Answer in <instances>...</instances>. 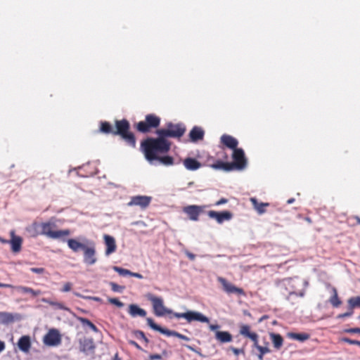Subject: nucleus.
I'll return each instance as SVG.
<instances>
[{"label":"nucleus","instance_id":"nucleus-1","mask_svg":"<svg viewBox=\"0 0 360 360\" xmlns=\"http://www.w3.org/2000/svg\"><path fill=\"white\" fill-rule=\"evenodd\" d=\"M146 159L150 163L158 160L164 165H172L174 159L170 156L159 157V153H165L170 148V143L163 138L148 139L141 143Z\"/></svg>","mask_w":360,"mask_h":360},{"label":"nucleus","instance_id":"nucleus-2","mask_svg":"<svg viewBox=\"0 0 360 360\" xmlns=\"http://www.w3.org/2000/svg\"><path fill=\"white\" fill-rule=\"evenodd\" d=\"M148 299L151 302L154 313L157 316H163L165 314H173L174 317L177 319L184 318L188 323L194 321L202 323L209 322V319L198 311H188L185 313L173 312L172 309L167 308L164 305V301L162 297H156L150 294L148 295Z\"/></svg>","mask_w":360,"mask_h":360},{"label":"nucleus","instance_id":"nucleus-3","mask_svg":"<svg viewBox=\"0 0 360 360\" xmlns=\"http://www.w3.org/2000/svg\"><path fill=\"white\" fill-rule=\"evenodd\" d=\"M55 227L56 223L53 219L46 222L40 223L41 235H44L52 239H58L64 236H68L71 233L69 229L53 231V229Z\"/></svg>","mask_w":360,"mask_h":360},{"label":"nucleus","instance_id":"nucleus-4","mask_svg":"<svg viewBox=\"0 0 360 360\" xmlns=\"http://www.w3.org/2000/svg\"><path fill=\"white\" fill-rule=\"evenodd\" d=\"M129 124L126 120L116 121L117 131L115 134H120L132 147H135L136 140L134 135L128 131Z\"/></svg>","mask_w":360,"mask_h":360},{"label":"nucleus","instance_id":"nucleus-5","mask_svg":"<svg viewBox=\"0 0 360 360\" xmlns=\"http://www.w3.org/2000/svg\"><path fill=\"white\" fill-rule=\"evenodd\" d=\"M185 127L181 124H173L169 123L167 124V129H161L157 131L158 138H163L167 136L169 137H181L185 132Z\"/></svg>","mask_w":360,"mask_h":360},{"label":"nucleus","instance_id":"nucleus-6","mask_svg":"<svg viewBox=\"0 0 360 360\" xmlns=\"http://www.w3.org/2000/svg\"><path fill=\"white\" fill-rule=\"evenodd\" d=\"M88 246L84 249L83 262L88 266H91L97 262L95 243L89 240H84Z\"/></svg>","mask_w":360,"mask_h":360},{"label":"nucleus","instance_id":"nucleus-7","mask_svg":"<svg viewBox=\"0 0 360 360\" xmlns=\"http://www.w3.org/2000/svg\"><path fill=\"white\" fill-rule=\"evenodd\" d=\"M232 156L234 160L233 163H230L231 165L232 169L242 170L246 167L247 160L243 149L236 148L233 150Z\"/></svg>","mask_w":360,"mask_h":360},{"label":"nucleus","instance_id":"nucleus-8","mask_svg":"<svg viewBox=\"0 0 360 360\" xmlns=\"http://www.w3.org/2000/svg\"><path fill=\"white\" fill-rule=\"evenodd\" d=\"M152 198L148 195H135L130 198L127 206H138L142 210L146 209L151 202Z\"/></svg>","mask_w":360,"mask_h":360},{"label":"nucleus","instance_id":"nucleus-9","mask_svg":"<svg viewBox=\"0 0 360 360\" xmlns=\"http://www.w3.org/2000/svg\"><path fill=\"white\" fill-rule=\"evenodd\" d=\"M10 240H5L0 237V242L2 243H9L11 246V250L13 252H19L21 250L22 238L20 236H16L14 231L10 232Z\"/></svg>","mask_w":360,"mask_h":360},{"label":"nucleus","instance_id":"nucleus-10","mask_svg":"<svg viewBox=\"0 0 360 360\" xmlns=\"http://www.w3.org/2000/svg\"><path fill=\"white\" fill-rule=\"evenodd\" d=\"M217 281L222 285L223 290L228 294H238L244 295V291L242 288H239L231 283L229 282L226 279L223 277L219 276Z\"/></svg>","mask_w":360,"mask_h":360},{"label":"nucleus","instance_id":"nucleus-11","mask_svg":"<svg viewBox=\"0 0 360 360\" xmlns=\"http://www.w3.org/2000/svg\"><path fill=\"white\" fill-rule=\"evenodd\" d=\"M61 339L58 331L56 329L50 330L44 337V343L48 346H56L60 343Z\"/></svg>","mask_w":360,"mask_h":360},{"label":"nucleus","instance_id":"nucleus-12","mask_svg":"<svg viewBox=\"0 0 360 360\" xmlns=\"http://www.w3.org/2000/svg\"><path fill=\"white\" fill-rule=\"evenodd\" d=\"M210 218L214 219L218 224H222L225 221H229L232 219L233 214L229 211L217 212L210 210L207 212Z\"/></svg>","mask_w":360,"mask_h":360},{"label":"nucleus","instance_id":"nucleus-13","mask_svg":"<svg viewBox=\"0 0 360 360\" xmlns=\"http://www.w3.org/2000/svg\"><path fill=\"white\" fill-rule=\"evenodd\" d=\"M205 206L188 205L184 207L183 211L192 221H198L200 214L203 211Z\"/></svg>","mask_w":360,"mask_h":360},{"label":"nucleus","instance_id":"nucleus-14","mask_svg":"<svg viewBox=\"0 0 360 360\" xmlns=\"http://www.w3.org/2000/svg\"><path fill=\"white\" fill-rule=\"evenodd\" d=\"M103 240H104V243L106 246L105 255L106 256H109L110 255L114 253L116 251L117 245H116L115 239L114 238V237H112L110 235L104 234Z\"/></svg>","mask_w":360,"mask_h":360},{"label":"nucleus","instance_id":"nucleus-15","mask_svg":"<svg viewBox=\"0 0 360 360\" xmlns=\"http://www.w3.org/2000/svg\"><path fill=\"white\" fill-rule=\"evenodd\" d=\"M18 347L20 351L24 353H28L31 347L30 338L28 335L22 336L18 342Z\"/></svg>","mask_w":360,"mask_h":360},{"label":"nucleus","instance_id":"nucleus-16","mask_svg":"<svg viewBox=\"0 0 360 360\" xmlns=\"http://www.w3.org/2000/svg\"><path fill=\"white\" fill-rule=\"evenodd\" d=\"M148 325L155 330L159 331L160 333L165 334L167 336H175L176 331L169 330L161 328L157 325L151 318H147L146 319Z\"/></svg>","mask_w":360,"mask_h":360},{"label":"nucleus","instance_id":"nucleus-17","mask_svg":"<svg viewBox=\"0 0 360 360\" xmlns=\"http://www.w3.org/2000/svg\"><path fill=\"white\" fill-rule=\"evenodd\" d=\"M128 313L131 317H145L146 311L145 309L140 308L137 304H131L129 306Z\"/></svg>","mask_w":360,"mask_h":360},{"label":"nucleus","instance_id":"nucleus-18","mask_svg":"<svg viewBox=\"0 0 360 360\" xmlns=\"http://www.w3.org/2000/svg\"><path fill=\"white\" fill-rule=\"evenodd\" d=\"M94 349V342L91 339L79 340V349L82 352L88 354L89 352Z\"/></svg>","mask_w":360,"mask_h":360},{"label":"nucleus","instance_id":"nucleus-19","mask_svg":"<svg viewBox=\"0 0 360 360\" xmlns=\"http://www.w3.org/2000/svg\"><path fill=\"white\" fill-rule=\"evenodd\" d=\"M221 142L228 148L235 150L237 148L238 141L231 136L224 134L221 137Z\"/></svg>","mask_w":360,"mask_h":360},{"label":"nucleus","instance_id":"nucleus-20","mask_svg":"<svg viewBox=\"0 0 360 360\" xmlns=\"http://www.w3.org/2000/svg\"><path fill=\"white\" fill-rule=\"evenodd\" d=\"M67 243L68 248L75 252H78L79 250H82L84 251V249L88 246L87 244L80 243L77 240L73 238L68 239Z\"/></svg>","mask_w":360,"mask_h":360},{"label":"nucleus","instance_id":"nucleus-21","mask_svg":"<svg viewBox=\"0 0 360 360\" xmlns=\"http://www.w3.org/2000/svg\"><path fill=\"white\" fill-rule=\"evenodd\" d=\"M215 338L221 343H226L232 341V335L227 331H216Z\"/></svg>","mask_w":360,"mask_h":360},{"label":"nucleus","instance_id":"nucleus-22","mask_svg":"<svg viewBox=\"0 0 360 360\" xmlns=\"http://www.w3.org/2000/svg\"><path fill=\"white\" fill-rule=\"evenodd\" d=\"M11 288L16 289L18 292L21 293H27L31 295L32 297H37L39 295H41V292L39 290H35L31 288L22 286V285H18V286H13L11 287Z\"/></svg>","mask_w":360,"mask_h":360},{"label":"nucleus","instance_id":"nucleus-23","mask_svg":"<svg viewBox=\"0 0 360 360\" xmlns=\"http://www.w3.org/2000/svg\"><path fill=\"white\" fill-rule=\"evenodd\" d=\"M184 165L188 170H197L201 166V164L194 158H188L184 161Z\"/></svg>","mask_w":360,"mask_h":360},{"label":"nucleus","instance_id":"nucleus-24","mask_svg":"<svg viewBox=\"0 0 360 360\" xmlns=\"http://www.w3.org/2000/svg\"><path fill=\"white\" fill-rule=\"evenodd\" d=\"M190 138L193 141H197L203 138L204 131L203 130L198 127H194L193 129L190 131Z\"/></svg>","mask_w":360,"mask_h":360},{"label":"nucleus","instance_id":"nucleus-25","mask_svg":"<svg viewBox=\"0 0 360 360\" xmlns=\"http://www.w3.org/2000/svg\"><path fill=\"white\" fill-rule=\"evenodd\" d=\"M285 282H287L289 285H290V288L292 289V291H290V294H296L294 290L297 288V287L300 285H307V281H302L299 280L298 278H289L285 281Z\"/></svg>","mask_w":360,"mask_h":360},{"label":"nucleus","instance_id":"nucleus-26","mask_svg":"<svg viewBox=\"0 0 360 360\" xmlns=\"http://www.w3.org/2000/svg\"><path fill=\"white\" fill-rule=\"evenodd\" d=\"M26 231L32 237H36L38 235H41L40 223H32L26 228Z\"/></svg>","mask_w":360,"mask_h":360},{"label":"nucleus","instance_id":"nucleus-27","mask_svg":"<svg viewBox=\"0 0 360 360\" xmlns=\"http://www.w3.org/2000/svg\"><path fill=\"white\" fill-rule=\"evenodd\" d=\"M269 336L272 341L274 347L276 349H279L282 347L283 343V339L282 336L279 334H276V333H269Z\"/></svg>","mask_w":360,"mask_h":360},{"label":"nucleus","instance_id":"nucleus-28","mask_svg":"<svg viewBox=\"0 0 360 360\" xmlns=\"http://www.w3.org/2000/svg\"><path fill=\"white\" fill-rule=\"evenodd\" d=\"M240 334L250 339H255L257 333L250 332V327L248 325H242L240 327Z\"/></svg>","mask_w":360,"mask_h":360},{"label":"nucleus","instance_id":"nucleus-29","mask_svg":"<svg viewBox=\"0 0 360 360\" xmlns=\"http://www.w3.org/2000/svg\"><path fill=\"white\" fill-rule=\"evenodd\" d=\"M250 201H251L252 205L254 206V208L257 210V212L259 214L264 213L266 211L265 207L269 205L268 203H264V202L259 203L257 202V199L255 198H251Z\"/></svg>","mask_w":360,"mask_h":360},{"label":"nucleus","instance_id":"nucleus-30","mask_svg":"<svg viewBox=\"0 0 360 360\" xmlns=\"http://www.w3.org/2000/svg\"><path fill=\"white\" fill-rule=\"evenodd\" d=\"M13 321L14 318L12 314L6 311L0 312V324H8Z\"/></svg>","mask_w":360,"mask_h":360},{"label":"nucleus","instance_id":"nucleus-31","mask_svg":"<svg viewBox=\"0 0 360 360\" xmlns=\"http://www.w3.org/2000/svg\"><path fill=\"white\" fill-rule=\"evenodd\" d=\"M211 167L214 169H222L224 171H231L233 169L230 163H226L221 161H219L214 164H212Z\"/></svg>","mask_w":360,"mask_h":360},{"label":"nucleus","instance_id":"nucleus-32","mask_svg":"<svg viewBox=\"0 0 360 360\" xmlns=\"http://www.w3.org/2000/svg\"><path fill=\"white\" fill-rule=\"evenodd\" d=\"M287 335L288 338L300 342H304L309 338V335L307 333H288Z\"/></svg>","mask_w":360,"mask_h":360},{"label":"nucleus","instance_id":"nucleus-33","mask_svg":"<svg viewBox=\"0 0 360 360\" xmlns=\"http://www.w3.org/2000/svg\"><path fill=\"white\" fill-rule=\"evenodd\" d=\"M146 121L149 127H157L160 124L159 117L153 115H148L146 117Z\"/></svg>","mask_w":360,"mask_h":360},{"label":"nucleus","instance_id":"nucleus-34","mask_svg":"<svg viewBox=\"0 0 360 360\" xmlns=\"http://www.w3.org/2000/svg\"><path fill=\"white\" fill-rule=\"evenodd\" d=\"M77 320L82 324L83 326H87L94 332L98 331V328H96V326L87 319L83 317H78Z\"/></svg>","mask_w":360,"mask_h":360},{"label":"nucleus","instance_id":"nucleus-35","mask_svg":"<svg viewBox=\"0 0 360 360\" xmlns=\"http://www.w3.org/2000/svg\"><path fill=\"white\" fill-rule=\"evenodd\" d=\"M333 295L330 297V302L333 307H338L340 305L341 302L338 298V292L335 288H333Z\"/></svg>","mask_w":360,"mask_h":360},{"label":"nucleus","instance_id":"nucleus-36","mask_svg":"<svg viewBox=\"0 0 360 360\" xmlns=\"http://www.w3.org/2000/svg\"><path fill=\"white\" fill-rule=\"evenodd\" d=\"M348 304L351 309L360 307V296L351 297L348 300Z\"/></svg>","mask_w":360,"mask_h":360},{"label":"nucleus","instance_id":"nucleus-37","mask_svg":"<svg viewBox=\"0 0 360 360\" xmlns=\"http://www.w3.org/2000/svg\"><path fill=\"white\" fill-rule=\"evenodd\" d=\"M113 270L117 272L120 275L124 276H131V274H132V272L130 271L129 270L123 269L121 267H118V266H114Z\"/></svg>","mask_w":360,"mask_h":360},{"label":"nucleus","instance_id":"nucleus-38","mask_svg":"<svg viewBox=\"0 0 360 360\" xmlns=\"http://www.w3.org/2000/svg\"><path fill=\"white\" fill-rule=\"evenodd\" d=\"M149 126L146 122H139L137 124V129L139 131L147 132L149 130Z\"/></svg>","mask_w":360,"mask_h":360},{"label":"nucleus","instance_id":"nucleus-39","mask_svg":"<svg viewBox=\"0 0 360 360\" xmlns=\"http://www.w3.org/2000/svg\"><path fill=\"white\" fill-rule=\"evenodd\" d=\"M42 301L44 302H46V303H49L51 305H53V306H55L56 308L58 309H63V310H68V309L67 307H65L63 304L61 303H59V302H51V301H49L48 300L46 299H43Z\"/></svg>","mask_w":360,"mask_h":360},{"label":"nucleus","instance_id":"nucleus-40","mask_svg":"<svg viewBox=\"0 0 360 360\" xmlns=\"http://www.w3.org/2000/svg\"><path fill=\"white\" fill-rule=\"evenodd\" d=\"M101 131L104 133H110L112 132V127L108 122H102Z\"/></svg>","mask_w":360,"mask_h":360},{"label":"nucleus","instance_id":"nucleus-41","mask_svg":"<svg viewBox=\"0 0 360 360\" xmlns=\"http://www.w3.org/2000/svg\"><path fill=\"white\" fill-rule=\"evenodd\" d=\"M134 335H135V337L138 339H142L145 342H148V339L146 338V337L145 336V334L143 333V332L141 331V330H136L134 332Z\"/></svg>","mask_w":360,"mask_h":360},{"label":"nucleus","instance_id":"nucleus-42","mask_svg":"<svg viewBox=\"0 0 360 360\" xmlns=\"http://www.w3.org/2000/svg\"><path fill=\"white\" fill-rule=\"evenodd\" d=\"M108 302L112 304L116 305L118 307H122L124 304L118 300L117 298H109Z\"/></svg>","mask_w":360,"mask_h":360},{"label":"nucleus","instance_id":"nucleus-43","mask_svg":"<svg viewBox=\"0 0 360 360\" xmlns=\"http://www.w3.org/2000/svg\"><path fill=\"white\" fill-rule=\"evenodd\" d=\"M341 341L345 342H347V343H349L350 345H356L360 346V341L354 340H351V339L347 338H342Z\"/></svg>","mask_w":360,"mask_h":360},{"label":"nucleus","instance_id":"nucleus-44","mask_svg":"<svg viewBox=\"0 0 360 360\" xmlns=\"http://www.w3.org/2000/svg\"><path fill=\"white\" fill-rule=\"evenodd\" d=\"M257 350L259 352V354H261L262 355H264L265 354L269 353L271 352L270 349H269V347L266 346H265V347L261 346L260 347H259V349Z\"/></svg>","mask_w":360,"mask_h":360},{"label":"nucleus","instance_id":"nucleus-45","mask_svg":"<svg viewBox=\"0 0 360 360\" xmlns=\"http://www.w3.org/2000/svg\"><path fill=\"white\" fill-rule=\"evenodd\" d=\"M30 271L37 274H42L45 272V269L44 268H31Z\"/></svg>","mask_w":360,"mask_h":360},{"label":"nucleus","instance_id":"nucleus-46","mask_svg":"<svg viewBox=\"0 0 360 360\" xmlns=\"http://www.w3.org/2000/svg\"><path fill=\"white\" fill-rule=\"evenodd\" d=\"M230 349L236 356L240 354H244V349H238V348H235V347H231Z\"/></svg>","mask_w":360,"mask_h":360},{"label":"nucleus","instance_id":"nucleus-47","mask_svg":"<svg viewBox=\"0 0 360 360\" xmlns=\"http://www.w3.org/2000/svg\"><path fill=\"white\" fill-rule=\"evenodd\" d=\"M72 284L70 282H67L64 284L62 289L63 292H69L72 288Z\"/></svg>","mask_w":360,"mask_h":360},{"label":"nucleus","instance_id":"nucleus-48","mask_svg":"<svg viewBox=\"0 0 360 360\" xmlns=\"http://www.w3.org/2000/svg\"><path fill=\"white\" fill-rule=\"evenodd\" d=\"M110 286H111L112 290L115 292H119V291H120L121 289L123 288L122 287H121L120 285H119L115 283H110Z\"/></svg>","mask_w":360,"mask_h":360},{"label":"nucleus","instance_id":"nucleus-49","mask_svg":"<svg viewBox=\"0 0 360 360\" xmlns=\"http://www.w3.org/2000/svg\"><path fill=\"white\" fill-rule=\"evenodd\" d=\"M352 314H353V311H352V309H351V310L349 311H347V312L344 313V314H339L337 316V318L338 319H342V318H345V317H348V316H352Z\"/></svg>","mask_w":360,"mask_h":360},{"label":"nucleus","instance_id":"nucleus-50","mask_svg":"<svg viewBox=\"0 0 360 360\" xmlns=\"http://www.w3.org/2000/svg\"><path fill=\"white\" fill-rule=\"evenodd\" d=\"M253 342V347L257 349H259L261 346L258 344V335H256L255 339H250Z\"/></svg>","mask_w":360,"mask_h":360},{"label":"nucleus","instance_id":"nucleus-51","mask_svg":"<svg viewBox=\"0 0 360 360\" xmlns=\"http://www.w3.org/2000/svg\"><path fill=\"white\" fill-rule=\"evenodd\" d=\"M75 295L77 297H83V298H85V299H91V300H96V301H98L100 300V298L98 297H84L82 295H81L79 293H77V292H75Z\"/></svg>","mask_w":360,"mask_h":360},{"label":"nucleus","instance_id":"nucleus-52","mask_svg":"<svg viewBox=\"0 0 360 360\" xmlns=\"http://www.w3.org/2000/svg\"><path fill=\"white\" fill-rule=\"evenodd\" d=\"M175 337L179 338L181 339V340H186V341H188L189 340V338L187 336L184 335H182L181 333H179L177 332H176Z\"/></svg>","mask_w":360,"mask_h":360},{"label":"nucleus","instance_id":"nucleus-53","mask_svg":"<svg viewBox=\"0 0 360 360\" xmlns=\"http://www.w3.org/2000/svg\"><path fill=\"white\" fill-rule=\"evenodd\" d=\"M347 333H360V328H349L348 330H347Z\"/></svg>","mask_w":360,"mask_h":360},{"label":"nucleus","instance_id":"nucleus-54","mask_svg":"<svg viewBox=\"0 0 360 360\" xmlns=\"http://www.w3.org/2000/svg\"><path fill=\"white\" fill-rule=\"evenodd\" d=\"M228 202V200L226 199V198H221L219 200H218L216 203H215V205L216 206H219L221 205H223V204H225Z\"/></svg>","mask_w":360,"mask_h":360},{"label":"nucleus","instance_id":"nucleus-55","mask_svg":"<svg viewBox=\"0 0 360 360\" xmlns=\"http://www.w3.org/2000/svg\"><path fill=\"white\" fill-rule=\"evenodd\" d=\"M210 329L212 331H218L217 330L220 328V326L217 324H215V325H210L209 326Z\"/></svg>","mask_w":360,"mask_h":360},{"label":"nucleus","instance_id":"nucleus-56","mask_svg":"<svg viewBox=\"0 0 360 360\" xmlns=\"http://www.w3.org/2000/svg\"><path fill=\"white\" fill-rule=\"evenodd\" d=\"M129 343L134 347H136L137 349H141V347L134 340H129Z\"/></svg>","mask_w":360,"mask_h":360},{"label":"nucleus","instance_id":"nucleus-57","mask_svg":"<svg viewBox=\"0 0 360 360\" xmlns=\"http://www.w3.org/2000/svg\"><path fill=\"white\" fill-rule=\"evenodd\" d=\"M186 254L187 257H188L190 259H191V260L195 259V255H193V253H191V252H186Z\"/></svg>","mask_w":360,"mask_h":360},{"label":"nucleus","instance_id":"nucleus-58","mask_svg":"<svg viewBox=\"0 0 360 360\" xmlns=\"http://www.w3.org/2000/svg\"><path fill=\"white\" fill-rule=\"evenodd\" d=\"M131 276L141 279L143 278V276L139 273H134L132 272Z\"/></svg>","mask_w":360,"mask_h":360},{"label":"nucleus","instance_id":"nucleus-59","mask_svg":"<svg viewBox=\"0 0 360 360\" xmlns=\"http://www.w3.org/2000/svg\"><path fill=\"white\" fill-rule=\"evenodd\" d=\"M5 349V343L4 342L0 340V353Z\"/></svg>","mask_w":360,"mask_h":360},{"label":"nucleus","instance_id":"nucleus-60","mask_svg":"<svg viewBox=\"0 0 360 360\" xmlns=\"http://www.w3.org/2000/svg\"><path fill=\"white\" fill-rule=\"evenodd\" d=\"M151 359H160L161 356L160 354H153L150 356Z\"/></svg>","mask_w":360,"mask_h":360},{"label":"nucleus","instance_id":"nucleus-61","mask_svg":"<svg viewBox=\"0 0 360 360\" xmlns=\"http://www.w3.org/2000/svg\"><path fill=\"white\" fill-rule=\"evenodd\" d=\"M10 287H13V285L11 284L0 283V288H10Z\"/></svg>","mask_w":360,"mask_h":360},{"label":"nucleus","instance_id":"nucleus-62","mask_svg":"<svg viewBox=\"0 0 360 360\" xmlns=\"http://www.w3.org/2000/svg\"><path fill=\"white\" fill-rule=\"evenodd\" d=\"M186 347L191 351H193L194 352H197V351L191 345H186Z\"/></svg>","mask_w":360,"mask_h":360},{"label":"nucleus","instance_id":"nucleus-63","mask_svg":"<svg viewBox=\"0 0 360 360\" xmlns=\"http://www.w3.org/2000/svg\"><path fill=\"white\" fill-rule=\"evenodd\" d=\"M134 224H142L143 226H146L145 223L141 221H135L133 223Z\"/></svg>","mask_w":360,"mask_h":360},{"label":"nucleus","instance_id":"nucleus-64","mask_svg":"<svg viewBox=\"0 0 360 360\" xmlns=\"http://www.w3.org/2000/svg\"><path fill=\"white\" fill-rule=\"evenodd\" d=\"M266 319V316H263L262 317H261L259 319V323H261L262 321H263V320Z\"/></svg>","mask_w":360,"mask_h":360}]
</instances>
